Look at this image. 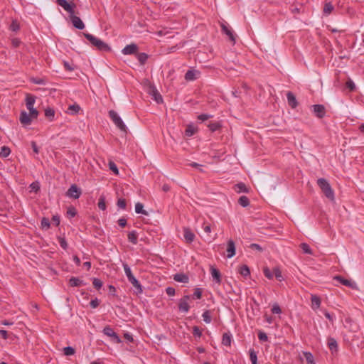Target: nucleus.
Returning a JSON list of instances; mask_svg holds the SVG:
<instances>
[{"instance_id":"52","label":"nucleus","mask_w":364,"mask_h":364,"mask_svg":"<svg viewBox=\"0 0 364 364\" xmlns=\"http://www.w3.org/2000/svg\"><path fill=\"white\" fill-rule=\"evenodd\" d=\"M109 168L116 175H117L119 173V171H118L117 166V165L113 161H110L109 163Z\"/></svg>"},{"instance_id":"8","label":"nucleus","mask_w":364,"mask_h":364,"mask_svg":"<svg viewBox=\"0 0 364 364\" xmlns=\"http://www.w3.org/2000/svg\"><path fill=\"white\" fill-rule=\"evenodd\" d=\"M70 18L73 25L77 29L82 30L85 28V24L82 21L73 14H70Z\"/></svg>"},{"instance_id":"13","label":"nucleus","mask_w":364,"mask_h":364,"mask_svg":"<svg viewBox=\"0 0 364 364\" xmlns=\"http://www.w3.org/2000/svg\"><path fill=\"white\" fill-rule=\"evenodd\" d=\"M311 308L313 310H317L321 304V299L316 294H311Z\"/></svg>"},{"instance_id":"48","label":"nucleus","mask_w":364,"mask_h":364,"mask_svg":"<svg viewBox=\"0 0 364 364\" xmlns=\"http://www.w3.org/2000/svg\"><path fill=\"white\" fill-rule=\"evenodd\" d=\"M65 355H73L75 353V350L70 346L65 347L63 349Z\"/></svg>"},{"instance_id":"49","label":"nucleus","mask_w":364,"mask_h":364,"mask_svg":"<svg viewBox=\"0 0 364 364\" xmlns=\"http://www.w3.org/2000/svg\"><path fill=\"white\" fill-rule=\"evenodd\" d=\"M193 334L194 336L200 338L202 336V331L199 328V327L195 326L193 327Z\"/></svg>"},{"instance_id":"53","label":"nucleus","mask_w":364,"mask_h":364,"mask_svg":"<svg viewBox=\"0 0 364 364\" xmlns=\"http://www.w3.org/2000/svg\"><path fill=\"white\" fill-rule=\"evenodd\" d=\"M31 81L33 83L37 84V85H46V80L43 78H38V77L32 78Z\"/></svg>"},{"instance_id":"59","label":"nucleus","mask_w":364,"mask_h":364,"mask_svg":"<svg viewBox=\"0 0 364 364\" xmlns=\"http://www.w3.org/2000/svg\"><path fill=\"white\" fill-rule=\"evenodd\" d=\"M63 65L66 70L73 71L75 69L73 65L69 63L68 62L63 61Z\"/></svg>"},{"instance_id":"3","label":"nucleus","mask_w":364,"mask_h":364,"mask_svg":"<svg viewBox=\"0 0 364 364\" xmlns=\"http://www.w3.org/2000/svg\"><path fill=\"white\" fill-rule=\"evenodd\" d=\"M103 333L112 338V341L116 343H121L122 340L118 336V335L113 331V329L109 326H107L104 328L102 331Z\"/></svg>"},{"instance_id":"46","label":"nucleus","mask_w":364,"mask_h":364,"mask_svg":"<svg viewBox=\"0 0 364 364\" xmlns=\"http://www.w3.org/2000/svg\"><path fill=\"white\" fill-rule=\"evenodd\" d=\"M263 272L264 276L269 279H272L274 277V272H272L267 267L264 268Z\"/></svg>"},{"instance_id":"63","label":"nucleus","mask_w":364,"mask_h":364,"mask_svg":"<svg viewBox=\"0 0 364 364\" xmlns=\"http://www.w3.org/2000/svg\"><path fill=\"white\" fill-rule=\"evenodd\" d=\"M166 292L168 296H174L176 291L175 289L171 287H168L166 289Z\"/></svg>"},{"instance_id":"31","label":"nucleus","mask_w":364,"mask_h":364,"mask_svg":"<svg viewBox=\"0 0 364 364\" xmlns=\"http://www.w3.org/2000/svg\"><path fill=\"white\" fill-rule=\"evenodd\" d=\"M69 283L71 287H80L82 285V281L77 277H71Z\"/></svg>"},{"instance_id":"5","label":"nucleus","mask_w":364,"mask_h":364,"mask_svg":"<svg viewBox=\"0 0 364 364\" xmlns=\"http://www.w3.org/2000/svg\"><path fill=\"white\" fill-rule=\"evenodd\" d=\"M333 279L339 282L341 284L350 287L353 289H357V284L355 282L351 279H347L340 275H336L333 277Z\"/></svg>"},{"instance_id":"21","label":"nucleus","mask_w":364,"mask_h":364,"mask_svg":"<svg viewBox=\"0 0 364 364\" xmlns=\"http://www.w3.org/2000/svg\"><path fill=\"white\" fill-rule=\"evenodd\" d=\"M150 94L153 96L154 100L157 102L160 103L162 102L163 99L160 93L158 92V90L156 89L155 87H152L150 90Z\"/></svg>"},{"instance_id":"10","label":"nucleus","mask_w":364,"mask_h":364,"mask_svg":"<svg viewBox=\"0 0 364 364\" xmlns=\"http://www.w3.org/2000/svg\"><path fill=\"white\" fill-rule=\"evenodd\" d=\"M313 111L316 116L318 118H323L326 114V109L322 105H315L313 106Z\"/></svg>"},{"instance_id":"2","label":"nucleus","mask_w":364,"mask_h":364,"mask_svg":"<svg viewBox=\"0 0 364 364\" xmlns=\"http://www.w3.org/2000/svg\"><path fill=\"white\" fill-rule=\"evenodd\" d=\"M109 117L116 125V127L119 129L122 132L127 133V127L124 124L122 118L119 116V114L114 110L109 111Z\"/></svg>"},{"instance_id":"44","label":"nucleus","mask_w":364,"mask_h":364,"mask_svg":"<svg viewBox=\"0 0 364 364\" xmlns=\"http://www.w3.org/2000/svg\"><path fill=\"white\" fill-rule=\"evenodd\" d=\"M208 127L211 132H215L220 127V124L219 122H210Z\"/></svg>"},{"instance_id":"15","label":"nucleus","mask_w":364,"mask_h":364,"mask_svg":"<svg viewBox=\"0 0 364 364\" xmlns=\"http://www.w3.org/2000/svg\"><path fill=\"white\" fill-rule=\"evenodd\" d=\"M287 98L288 104L291 108H295L297 106V100L292 92H288L287 93Z\"/></svg>"},{"instance_id":"14","label":"nucleus","mask_w":364,"mask_h":364,"mask_svg":"<svg viewBox=\"0 0 364 364\" xmlns=\"http://www.w3.org/2000/svg\"><path fill=\"white\" fill-rule=\"evenodd\" d=\"M183 237L188 243L192 242L195 239L194 233L188 228L183 229Z\"/></svg>"},{"instance_id":"43","label":"nucleus","mask_w":364,"mask_h":364,"mask_svg":"<svg viewBox=\"0 0 364 364\" xmlns=\"http://www.w3.org/2000/svg\"><path fill=\"white\" fill-rule=\"evenodd\" d=\"M235 188H236V191L238 192V193H240V192H244V193H246L247 192V188L246 187V186L242 183H238L235 186Z\"/></svg>"},{"instance_id":"58","label":"nucleus","mask_w":364,"mask_h":364,"mask_svg":"<svg viewBox=\"0 0 364 364\" xmlns=\"http://www.w3.org/2000/svg\"><path fill=\"white\" fill-rule=\"evenodd\" d=\"M210 117H212V116L210 114H200L198 116V120H200L201 122H204V121L210 119Z\"/></svg>"},{"instance_id":"26","label":"nucleus","mask_w":364,"mask_h":364,"mask_svg":"<svg viewBox=\"0 0 364 364\" xmlns=\"http://www.w3.org/2000/svg\"><path fill=\"white\" fill-rule=\"evenodd\" d=\"M80 110V107L77 104L69 105L67 112L70 114H76Z\"/></svg>"},{"instance_id":"41","label":"nucleus","mask_w":364,"mask_h":364,"mask_svg":"<svg viewBox=\"0 0 364 364\" xmlns=\"http://www.w3.org/2000/svg\"><path fill=\"white\" fill-rule=\"evenodd\" d=\"M304 355L308 364H315L314 356L310 352H304Z\"/></svg>"},{"instance_id":"24","label":"nucleus","mask_w":364,"mask_h":364,"mask_svg":"<svg viewBox=\"0 0 364 364\" xmlns=\"http://www.w3.org/2000/svg\"><path fill=\"white\" fill-rule=\"evenodd\" d=\"M232 341V335L230 333H224L222 338V343L225 346H230Z\"/></svg>"},{"instance_id":"18","label":"nucleus","mask_w":364,"mask_h":364,"mask_svg":"<svg viewBox=\"0 0 364 364\" xmlns=\"http://www.w3.org/2000/svg\"><path fill=\"white\" fill-rule=\"evenodd\" d=\"M210 274L216 283L220 284L221 282V275L218 269L213 267H211Z\"/></svg>"},{"instance_id":"29","label":"nucleus","mask_w":364,"mask_h":364,"mask_svg":"<svg viewBox=\"0 0 364 364\" xmlns=\"http://www.w3.org/2000/svg\"><path fill=\"white\" fill-rule=\"evenodd\" d=\"M239 273L243 277H246L250 274V271L249 267L247 265L244 264L240 267Z\"/></svg>"},{"instance_id":"6","label":"nucleus","mask_w":364,"mask_h":364,"mask_svg":"<svg viewBox=\"0 0 364 364\" xmlns=\"http://www.w3.org/2000/svg\"><path fill=\"white\" fill-rule=\"evenodd\" d=\"M66 195L69 198L77 199L81 195V190L75 184H73L68 190Z\"/></svg>"},{"instance_id":"11","label":"nucleus","mask_w":364,"mask_h":364,"mask_svg":"<svg viewBox=\"0 0 364 364\" xmlns=\"http://www.w3.org/2000/svg\"><path fill=\"white\" fill-rule=\"evenodd\" d=\"M221 27H222L223 32L225 34H226L229 37V38L231 41V42L233 44H235L236 43L235 42V38L234 33L232 31L231 28H230L228 26L225 25V24H222Z\"/></svg>"},{"instance_id":"61","label":"nucleus","mask_w":364,"mask_h":364,"mask_svg":"<svg viewBox=\"0 0 364 364\" xmlns=\"http://www.w3.org/2000/svg\"><path fill=\"white\" fill-rule=\"evenodd\" d=\"M98 207L100 210H105L106 208V204L103 198H100L98 202Z\"/></svg>"},{"instance_id":"9","label":"nucleus","mask_w":364,"mask_h":364,"mask_svg":"<svg viewBox=\"0 0 364 364\" xmlns=\"http://www.w3.org/2000/svg\"><path fill=\"white\" fill-rule=\"evenodd\" d=\"M189 299V296H185L183 299H181L178 304V309L182 312H188L189 311V305L188 303V300Z\"/></svg>"},{"instance_id":"32","label":"nucleus","mask_w":364,"mask_h":364,"mask_svg":"<svg viewBox=\"0 0 364 364\" xmlns=\"http://www.w3.org/2000/svg\"><path fill=\"white\" fill-rule=\"evenodd\" d=\"M135 212L136 213H141L145 215H148V213L144 210V205L141 203H136L135 205Z\"/></svg>"},{"instance_id":"45","label":"nucleus","mask_w":364,"mask_h":364,"mask_svg":"<svg viewBox=\"0 0 364 364\" xmlns=\"http://www.w3.org/2000/svg\"><path fill=\"white\" fill-rule=\"evenodd\" d=\"M30 189H31V192H35V193H37L39 190H40V185H39V183L36 181V182H33L30 186H29Z\"/></svg>"},{"instance_id":"19","label":"nucleus","mask_w":364,"mask_h":364,"mask_svg":"<svg viewBox=\"0 0 364 364\" xmlns=\"http://www.w3.org/2000/svg\"><path fill=\"white\" fill-rule=\"evenodd\" d=\"M173 279L178 282L188 283L189 281L188 277L183 273L176 274L173 276Z\"/></svg>"},{"instance_id":"30","label":"nucleus","mask_w":364,"mask_h":364,"mask_svg":"<svg viewBox=\"0 0 364 364\" xmlns=\"http://www.w3.org/2000/svg\"><path fill=\"white\" fill-rule=\"evenodd\" d=\"M238 203L241 206L245 208L250 205V200L247 196H242L239 198Z\"/></svg>"},{"instance_id":"42","label":"nucleus","mask_w":364,"mask_h":364,"mask_svg":"<svg viewBox=\"0 0 364 364\" xmlns=\"http://www.w3.org/2000/svg\"><path fill=\"white\" fill-rule=\"evenodd\" d=\"M202 317H203V321L206 323H210L211 322V316H210V313L209 311H208V310L205 311L202 314Z\"/></svg>"},{"instance_id":"7","label":"nucleus","mask_w":364,"mask_h":364,"mask_svg":"<svg viewBox=\"0 0 364 364\" xmlns=\"http://www.w3.org/2000/svg\"><path fill=\"white\" fill-rule=\"evenodd\" d=\"M33 118L26 111H22L20 114L19 121L23 126H28L31 124Z\"/></svg>"},{"instance_id":"36","label":"nucleus","mask_w":364,"mask_h":364,"mask_svg":"<svg viewBox=\"0 0 364 364\" xmlns=\"http://www.w3.org/2000/svg\"><path fill=\"white\" fill-rule=\"evenodd\" d=\"M249 353L252 364H257V356L256 352L253 349H250Z\"/></svg>"},{"instance_id":"40","label":"nucleus","mask_w":364,"mask_h":364,"mask_svg":"<svg viewBox=\"0 0 364 364\" xmlns=\"http://www.w3.org/2000/svg\"><path fill=\"white\" fill-rule=\"evenodd\" d=\"M123 268H124V272H125V274L127 277V279H130L131 277H134L132 272V270L130 269V267H129V265L126 263H124L123 264Z\"/></svg>"},{"instance_id":"12","label":"nucleus","mask_w":364,"mask_h":364,"mask_svg":"<svg viewBox=\"0 0 364 364\" xmlns=\"http://www.w3.org/2000/svg\"><path fill=\"white\" fill-rule=\"evenodd\" d=\"M227 257L231 258L235 255V245L233 240H230L228 242Z\"/></svg>"},{"instance_id":"54","label":"nucleus","mask_w":364,"mask_h":364,"mask_svg":"<svg viewBox=\"0 0 364 364\" xmlns=\"http://www.w3.org/2000/svg\"><path fill=\"white\" fill-rule=\"evenodd\" d=\"M58 242L63 249H64V250L67 249L68 244L64 237H58Z\"/></svg>"},{"instance_id":"27","label":"nucleus","mask_w":364,"mask_h":364,"mask_svg":"<svg viewBox=\"0 0 364 364\" xmlns=\"http://www.w3.org/2000/svg\"><path fill=\"white\" fill-rule=\"evenodd\" d=\"M36 99L32 95H27L26 97V107L28 110L33 109Z\"/></svg>"},{"instance_id":"47","label":"nucleus","mask_w":364,"mask_h":364,"mask_svg":"<svg viewBox=\"0 0 364 364\" xmlns=\"http://www.w3.org/2000/svg\"><path fill=\"white\" fill-rule=\"evenodd\" d=\"M346 86L350 91H353L355 89V85L351 79H348L346 83Z\"/></svg>"},{"instance_id":"55","label":"nucleus","mask_w":364,"mask_h":364,"mask_svg":"<svg viewBox=\"0 0 364 364\" xmlns=\"http://www.w3.org/2000/svg\"><path fill=\"white\" fill-rule=\"evenodd\" d=\"M272 312L273 314H280L282 313L280 306L277 304H274L272 306Z\"/></svg>"},{"instance_id":"17","label":"nucleus","mask_w":364,"mask_h":364,"mask_svg":"<svg viewBox=\"0 0 364 364\" xmlns=\"http://www.w3.org/2000/svg\"><path fill=\"white\" fill-rule=\"evenodd\" d=\"M128 281L136 288V294H141L142 292V287L134 276L129 279Z\"/></svg>"},{"instance_id":"25","label":"nucleus","mask_w":364,"mask_h":364,"mask_svg":"<svg viewBox=\"0 0 364 364\" xmlns=\"http://www.w3.org/2000/svg\"><path fill=\"white\" fill-rule=\"evenodd\" d=\"M138 52V47H124L122 50V53L124 55H132L136 54Z\"/></svg>"},{"instance_id":"34","label":"nucleus","mask_w":364,"mask_h":364,"mask_svg":"<svg viewBox=\"0 0 364 364\" xmlns=\"http://www.w3.org/2000/svg\"><path fill=\"white\" fill-rule=\"evenodd\" d=\"M136 58L138 59V60L140 62V63L141 65H144L146 60L148 59V55L145 53H136Z\"/></svg>"},{"instance_id":"33","label":"nucleus","mask_w":364,"mask_h":364,"mask_svg":"<svg viewBox=\"0 0 364 364\" xmlns=\"http://www.w3.org/2000/svg\"><path fill=\"white\" fill-rule=\"evenodd\" d=\"M45 116L50 120L53 121L55 116V111L53 109L48 107L45 109Z\"/></svg>"},{"instance_id":"16","label":"nucleus","mask_w":364,"mask_h":364,"mask_svg":"<svg viewBox=\"0 0 364 364\" xmlns=\"http://www.w3.org/2000/svg\"><path fill=\"white\" fill-rule=\"evenodd\" d=\"M86 38L90 41V42L92 44V46H107V44L104 43L102 41L98 40L97 38H95L94 36L87 33L85 34Z\"/></svg>"},{"instance_id":"1","label":"nucleus","mask_w":364,"mask_h":364,"mask_svg":"<svg viewBox=\"0 0 364 364\" xmlns=\"http://www.w3.org/2000/svg\"><path fill=\"white\" fill-rule=\"evenodd\" d=\"M317 184L326 197L328 198L330 200L333 201L335 199L334 192L328 181L325 178H321L317 180Z\"/></svg>"},{"instance_id":"57","label":"nucleus","mask_w":364,"mask_h":364,"mask_svg":"<svg viewBox=\"0 0 364 364\" xmlns=\"http://www.w3.org/2000/svg\"><path fill=\"white\" fill-rule=\"evenodd\" d=\"M193 296L194 299H200L202 296V291L200 289L196 288Z\"/></svg>"},{"instance_id":"22","label":"nucleus","mask_w":364,"mask_h":364,"mask_svg":"<svg viewBox=\"0 0 364 364\" xmlns=\"http://www.w3.org/2000/svg\"><path fill=\"white\" fill-rule=\"evenodd\" d=\"M198 72L194 70H189L185 74V79L188 81H193L197 78L196 75Z\"/></svg>"},{"instance_id":"23","label":"nucleus","mask_w":364,"mask_h":364,"mask_svg":"<svg viewBox=\"0 0 364 364\" xmlns=\"http://www.w3.org/2000/svg\"><path fill=\"white\" fill-rule=\"evenodd\" d=\"M128 240L133 245L138 242V234L136 230H132L128 233Z\"/></svg>"},{"instance_id":"56","label":"nucleus","mask_w":364,"mask_h":364,"mask_svg":"<svg viewBox=\"0 0 364 364\" xmlns=\"http://www.w3.org/2000/svg\"><path fill=\"white\" fill-rule=\"evenodd\" d=\"M126 205H127V203H126V200L124 199H123V198L118 199V200H117L118 208H119L121 209H125Z\"/></svg>"},{"instance_id":"35","label":"nucleus","mask_w":364,"mask_h":364,"mask_svg":"<svg viewBox=\"0 0 364 364\" xmlns=\"http://www.w3.org/2000/svg\"><path fill=\"white\" fill-rule=\"evenodd\" d=\"M11 153V149L6 146H3L1 149L0 156L2 158L7 157Z\"/></svg>"},{"instance_id":"51","label":"nucleus","mask_w":364,"mask_h":364,"mask_svg":"<svg viewBox=\"0 0 364 364\" xmlns=\"http://www.w3.org/2000/svg\"><path fill=\"white\" fill-rule=\"evenodd\" d=\"M50 221L46 218H43L41 220V227L44 229H48L50 228Z\"/></svg>"},{"instance_id":"50","label":"nucleus","mask_w":364,"mask_h":364,"mask_svg":"<svg viewBox=\"0 0 364 364\" xmlns=\"http://www.w3.org/2000/svg\"><path fill=\"white\" fill-rule=\"evenodd\" d=\"M92 284L97 289H100L102 286V282L100 279L97 278H94L92 281Z\"/></svg>"},{"instance_id":"38","label":"nucleus","mask_w":364,"mask_h":364,"mask_svg":"<svg viewBox=\"0 0 364 364\" xmlns=\"http://www.w3.org/2000/svg\"><path fill=\"white\" fill-rule=\"evenodd\" d=\"M300 247L305 254L313 255V252L308 244L301 243Z\"/></svg>"},{"instance_id":"20","label":"nucleus","mask_w":364,"mask_h":364,"mask_svg":"<svg viewBox=\"0 0 364 364\" xmlns=\"http://www.w3.org/2000/svg\"><path fill=\"white\" fill-rule=\"evenodd\" d=\"M328 346L332 353L338 351V343L335 338H329L328 339Z\"/></svg>"},{"instance_id":"28","label":"nucleus","mask_w":364,"mask_h":364,"mask_svg":"<svg viewBox=\"0 0 364 364\" xmlns=\"http://www.w3.org/2000/svg\"><path fill=\"white\" fill-rule=\"evenodd\" d=\"M197 132V129L193 124H188L186 129L185 134L187 136H192Z\"/></svg>"},{"instance_id":"60","label":"nucleus","mask_w":364,"mask_h":364,"mask_svg":"<svg viewBox=\"0 0 364 364\" xmlns=\"http://www.w3.org/2000/svg\"><path fill=\"white\" fill-rule=\"evenodd\" d=\"M29 114L33 119H36L38 115V112L36 109L33 108L31 110H29Z\"/></svg>"},{"instance_id":"39","label":"nucleus","mask_w":364,"mask_h":364,"mask_svg":"<svg viewBox=\"0 0 364 364\" xmlns=\"http://www.w3.org/2000/svg\"><path fill=\"white\" fill-rule=\"evenodd\" d=\"M273 272H274V277H275L278 281L282 282L284 279L282 272L280 271V269L279 268H277V267L274 268Z\"/></svg>"},{"instance_id":"62","label":"nucleus","mask_w":364,"mask_h":364,"mask_svg":"<svg viewBox=\"0 0 364 364\" xmlns=\"http://www.w3.org/2000/svg\"><path fill=\"white\" fill-rule=\"evenodd\" d=\"M90 306L93 309L97 308L100 304V301L95 298V299H92L90 301Z\"/></svg>"},{"instance_id":"64","label":"nucleus","mask_w":364,"mask_h":364,"mask_svg":"<svg viewBox=\"0 0 364 364\" xmlns=\"http://www.w3.org/2000/svg\"><path fill=\"white\" fill-rule=\"evenodd\" d=\"M258 338L262 341H267L268 339L267 335L264 332H259L258 334Z\"/></svg>"},{"instance_id":"37","label":"nucleus","mask_w":364,"mask_h":364,"mask_svg":"<svg viewBox=\"0 0 364 364\" xmlns=\"http://www.w3.org/2000/svg\"><path fill=\"white\" fill-rule=\"evenodd\" d=\"M333 10V6L331 3H326L323 7V14L326 15L330 14Z\"/></svg>"},{"instance_id":"4","label":"nucleus","mask_w":364,"mask_h":364,"mask_svg":"<svg viewBox=\"0 0 364 364\" xmlns=\"http://www.w3.org/2000/svg\"><path fill=\"white\" fill-rule=\"evenodd\" d=\"M58 5L60 6L69 14H75V4L68 3L67 0H56Z\"/></svg>"}]
</instances>
